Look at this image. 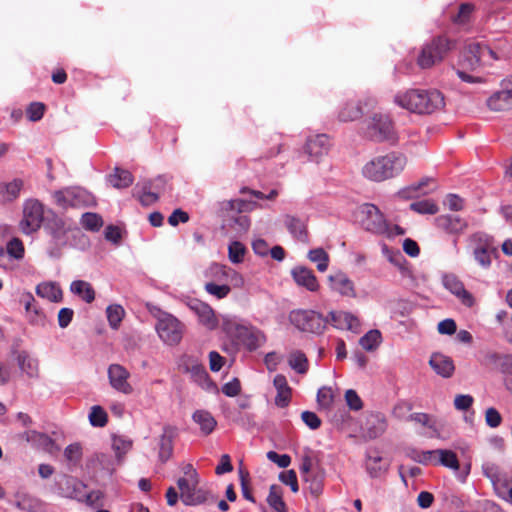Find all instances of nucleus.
I'll use <instances>...</instances> for the list:
<instances>
[{"label": "nucleus", "mask_w": 512, "mask_h": 512, "mask_svg": "<svg viewBox=\"0 0 512 512\" xmlns=\"http://www.w3.org/2000/svg\"><path fill=\"white\" fill-rule=\"evenodd\" d=\"M43 231L48 237L46 253L52 259H60L66 247L75 246L77 240L85 237L74 221L51 209L47 210Z\"/></svg>", "instance_id": "obj_1"}, {"label": "nucleus", "mask_w": 512, "mask_h": 512, "mask_svg": "<svg viewBox=\"0 0 512 512\" xmlns=\"http://www.w3.org/2000/svg\"><path fill=\"white\" fill-rule=\"evenodd\" d=\"M395 102L411 112L431 114L444 107V96L438 90L411 89L395 96Z\"/></svg>", "instance_id": "obj_2"}, {"label": "nucleus", "mask_w": 512, "mask_h": 512, "mask_svg": "<svg viewBox=\"0 0 512 512\" xmlns=\"http://www.w3.org/2000/svg\"><path fill=\"white\" fill-rule=\"evenodd\" d=\"M407 158L403 153L390 152L369 161L363 167V175L375 182H382L398 176L405 168Z\"/></svg>", "instance_id": "obj_3"}, {"label": "nucleus", "mask_w": 512, "mask_h": 512, "mask_svg": "<svg viewBox=\"0 0 512 512\" xmlns=\"http://www.w3.org/2000/svg\"><path fill=\"white\" fill-rule=\"evenodd\" d=\"M221 328L235 346H243L249 351H255L266 341L259 329L240 324L235 318L223 317Z\"/></svg>", "instance_id": "obj_4"}, {"label": "nucleus", "mask_w": 512, "mask_h": 512, "mask_svg": "<svg viewBox=\"0 0 512 512\" xmlns=\"http://www.w3.org/2000/svg\"><path fill=\"white\" fill-rule=\"evenodd\" d=\"M363 136L373 142H397V134L390 117L382 113H373L365 119L362 127Z\"/></svg>", "instance_id": "obj_5"}, {"label": "nucleus", "mask_w": 512, "mask_h": 512, "mask_svg": "<svg viewBox=\"0 0 512 512\" xmlns=\"http://www.w3.org/2000/svg\"><path fill=\"white\" fill-rule=\"evenodd\" d=\"M455 46L456 41L446 36L440 35L433 38L430 43L422 48L417 60L418 65L423 69L432 67L437 62L442 61L446 54L454 49Z\"/></svg>", "instance_id": "obj_6"}, {"label": "nucleus", "mask_w": 512, "mask_h": 512, "mask_svg": "<svg viewBox=\"0 0 512 512\" xmlns=\"http://www.w3.org/2000/svg\"><path fill=\"white\" fill-rule=\"evenodd\" d=\"M289 321L303 332L321 334L328 324L322 314L313 310H293L289 314Z\"/></svg>", "instance_id": "obj_7"}, {"label": "nucleus", "mask_w": 512, "mask_h": 512, "mask_svg": "<svg viewBox=\"0 0 512 512\" xmlns=\"http://www.w3.org/2000/svg\"><path fill=\"white\" fill-rule=\"evenodd\" d=\"M247 203L243 200H231L227 203V215L223 219L222 229L233 231L238 235L246 233L250 227V218L242 214Z\"/></svg>", "instance_id": "obj_8"}, {"label": "nucleus", "mask_w": 512, "mask_h": 512, "mask_svg": "<svg viewBox=\"0 0 512 512\" xmlns=\"http://www.w3.org/2000/svg\"><path fill=\"white\" fill-rule=\"evenodd\" d=\"M56 203L66 209L71 208H85L96 205L95 197L87 190L80 187L67 188L63 191L55 192Z\"/></svg>", "instance_id": "obj_9"}, {"label": "nucleus", "mask_w": 512, "mask_h": 512, "mask_svg": "<svg viewBox=\"0 0 512 512\" xmlns=\"http://www.w3.org/2000/svg\"><path fill=\"white\" fill-rule=\"evenodd\" d=\"M47 216V210L38 200H28L24 204L23 219L20 222V228L23 233L29 235L36 232L40 227H44Z\"/></svg>", "instance_id": "obj_10"}, {"label": "nucleus", "mask_w": 512, "mask_h": 512, "mask_svg": "<svg viewBox=\"0 0 512 512\" xmlns=\"http://www.w3.org/2000/svg\"><path fill=\"white\" fill-rule=\"evenodd\" d=\"M159 337L168 345L178 344L183 337L184 325L173 315L164 313L155 326Z\"/></svg>", "instance_id": "obj_11"}, {"label": "nucleus", "mask_w": 512, "mask_h": 512, "mask_svg": "<svg viewBox=\"0 0 512 512\" xmlns=\"http://www.w3.org/2000/svg\"><path fill=\"white\" fill-rule=\"evenodd\" d=\"M362 213L366 215V218L362 220L365 230L375 234L388 233L389 226L387 221L376 205L371 203L364 204L362 206Z\"/></svg>", "instance_id": "obj_12"}, {"label": "nucleus", "mask_w": 512, "mask_h": 512, "mask_svg": "<svg viewBox=\"0 0 512 512\" xmlns=\"http://www.w3.org/2000/svg\"><path fill=\"white\" fill-rule=\"evenodd\" d=\"M186 305L197 315L198 321L208 330H214L218 326L214 310L207 303L196 298H189Z\"/></svg>", "instance_id": "obj_13"}, {"label": "nucleus", "mask_w": 512, "mask_h": 512, "mask_svg": "<svg viewBox=\"0 0 512 512\" xmlns=\"http://www.w3.org/2000/svg\"><path fill=\"white\" fill-rule=\"evenodd\" d=\"M331 143L328 135L317 134L309 137L304 146V154L308 156L310 161L319 162L321 158L327 155Z\"/></svg>", "instance_id": "obj_14"}, {"label": "nucleus", "mask_w": 512, "mask_h": 512, "mask_svg": "<svg viewBox=\"0 0 512 512\" xmlns=\"http://www.w3.org/2000/svg\"><path fill=\"white\" fill-rule=\"evenodd\" d=\"M443 286L455 295L463 305L472 307L475 303L473 295L467 291L463 282L454 274H444L442 277Z\"/></svg>", "instance_id": "obj_15"}, {"label": "nucleus", "mask_w": 512, "mask_h": 512, "mask_svg": "<svg viewBox=\"0 0 512 512\" xmlns=\"http://www.w3.org/2000/svg\"><path fill=\"white\" fill-rule=\"evenodd\" d=\"M375 100L367 98L364 102L359 100H349L338 112V119L340 122H350L361 118L364 114V106L373 107Z\"/></svg>", "instance_id": "obj_16"}, {"label": "nucleus", "mask_w": 512, "mask_h": 512, "mask_svg": "<svg viewBox=\"0 0 512 512\" xmlns=\"http://www.w3.org/2000/svg\"><path fill=\"white\" fill-rule=\"evenodd\" d=\"M434 223L438 229L454 236L462 234L468 227L465 219L453 214L439 215L434 219Z\"/></svg>", "instance_id": "obj_17"}, {"label": "nucleus", "mask_w": 512, "mask_h": 512, "mask_svg": "<svg viewBox=\"0 0 512 512\" xmlns=\"http://www.w3.org/2000/svg\"><path fill=\"white\" fill-rule=\"evenodd\" d=\"M130 374L126 368L120 364H111L108 368V378L111 386L119 392L130 394L133 391L128 383Z\"/></svg>", "instance_id": "obj_18"}, {"label": "nucleus", "mask_w": 512, "mask_h": 512, "mask_svg": "<svg viewBox=\"0 0 512 512\" xmlns=\"http://www.w3.org/2000/svg\"><path fill=\"white\" fill-rule=\"evenodd\" d=\"M177 428L171 425L163 427L159 438L158 458L161 463H166L173 455L174 440L177 437Z\"/></svg>", "instance_id": "obj_19"}, {"label": "nucleus", "mask_w": 512, "mask_h": 512, "mask_svg": "<svg viewBox=\"0 0 512 512\" xmlns=\"http://www.w3.org/2000/svg\"><path fill=\"white\" fill-rule=\"evenodd\" d=\"M387 428V421L384 414L376 412L370 413L365 420L362 428L363 436L368 440H373L380 437Z\"/></svg>", "instance_id": "obj_20"}, {"label": "nucleus", "mask_w": 512, "mask_h": 512, "mask_svg": "<svg viewBox=\"0 0 512 512\" xmlns=\"http://www.w3.org/2000/svg\"><path fill=\"white\" fill-rule=\"evenodd\" d=\"M482 64L481 43H470L460 54L458 66L466 70H475Z\"/></svg>", "instance_id": "obj_21"}, {"label": "nucleus", "mask_w": 512, "mask_h": 512, "mask_svg": "<svg viewBox=\"0 0 512 512\" xmlns=\"http://www.w3.org/2000/svg\"><path fill=\"white\" fill-rule=\"evenodd\" d=\"M325 319H328V323L333 327L341 330H350L357 333L360 327L359 319L350 312L330 311Z\"/></svg>", "instance_id": "obj_22"}, {"label": "nucleus", "mask_w": 512, "mask_h": 512, "mask_svg": "<svg viewBox=\"0 0 512 512\" xmlns=\"http://www.w3.org/2000/svg\"><path fill=\"white\" fill-rule=\"evenodd\" d=\"M365 457V467L370 477L378 478L388 471L390 461L381 457L376 449L367 450Z\"/></svg>", "instance_id": "obj_23"}, {"label": "nucleus", "mask_w": 512, "mask_h": 512, "mask_svg": "<svg viewBox=\"0 0 512 512\" xmlns=\"http://www.w3.org/2000/svg\"><path fill=\"white\" fill-rule=\"evenodd\" d=\"M429 365L437 375L443 378H451L455 371L452 358L440 352L431 355Z\"/></svg>", "instance_id": "obj_24"}, {"label": "nucleus", "mask_w": 512, "mask_h": 512, "mask_svg": "<svg viewBox=\"0 0 512 512\" xmlns=\"http://www.w3.org/2000/svg\"><path fill=\"white\" fill-rule=\"evenodd\" d=\"M284 225L296 240L303 243L309 242L307 226L304 220L297 216L286 214L284 215Z\"/></svg>", "instance_id": "obj_25"}, {"label": "nucleus", "mask_w": 512, "mask_h": 512, "mask_svg": "<svg viewBox=\"0 0 512 512\" xmlns=\"http://www.w3.org/2000/svg\"><path fill=\"white\" fill-rule=\"evenodd\" d=\"M291 275L297 285L305 287L309 291H316L319 287L313 271L304 266H296L292 269Z\"/></svg>", "instance_id": "obj_26"}, {"label": "nucleus", "mask_w": 512, "mask_h": 512, "mask_svg": "<svg viewBox=\"0 0 512 512\" xmlns=\"http://www.w3.org/2000/svg\"><path fill=\"white\" fill-rule=\"evenodd\" d=\"M328 280L330 282V287L334 291H337L343 296L355 297L354 284L345 273L338 271L331 274L328 277Z\"/></svg>", "instance_id": "obj_27"}, {"label": "nucleus", "mask_w": 512, "mask_h": 512, "mask_svg": "<svg viewBox=\"0 0 512 512\" xmlns=\"http://www.w3.org/2000/svg\"><path fill=\"white\" fill-rule=\"evenodd\" d=\"M25 310L28 313L29 322L35 326L44 327L46 324V316L35 305V299L31 293H26L21 297Z\"/></svg>", "instance_id": "obj_28"}, {"label": "nucleus", "mask_w": 512, "mask_h": 512, "mask_svg": "<svg viewBox=\"0 0 512 512\" xmlns=\"http://www.w3.org/2000/svg\"><path fill=\"white\" fill-rule=\"evenodd\" d=\"M512 99V88L506 87L498 92H495L487 100L488 107L493 111H504L509 109V101Z\"/></svg>", "instance_id": "obj_29"}, {"label": "nucleus", "mask_w": 512, "mask_h": 512, "mask_svg": "<svg viewBox=\"0 0 512 512\" xmlns=\"http://www.w3.org/2000/svg\"><path fill=\"white\" fill-rule=\"evenodd\" d=\"M137 198L143 206H150L159 200V194L154 192L153 180L145 179L142 182L137 183L135 189H139Z\"/></svg>", "instance_id": "obj_30"}, {"label": "nucleus", "mask_w": 512, "mask_h": 512, "mask_svg": "<svg viewBox=\"0 0 512 512\" xmlns=\"http://www.w3.org/2000/svg\"><path fill=\"white\" fill-rule=\"evenodd\" d=\"M23 187L21 179H14L9 183H0V203L5 204L14 201Z\"/></svg>", "instance_id": "obj_31"}, {"label": "nucleus", "mask_w": 512, "mask_h": 512, "mask_svg": "<svg viewBox=\"0 0 512 512\" xmlns=\"http://www.w3.org/2000/svg\"><path fill=\"white\" fill-rule=\"evenodd\" d=\"M107 180L114 188L123 189L133 183L134 177L130 171L115 167L113 173L108 175Z\"/></svg>", "instance_id": "obj_32"}, {"label": "nucleus", "mask_w": 512, "mask_h": 512, "mask_svg": "<svg viewBox=\"0 0 512 512\" xmlns=\"http://www.w3.org/2000/svg\"><path fill=\"white\" fill-rule=\"evenodd\" d=\"M36 294L45 298L51 302H60L62 301V290L61 288L53 282H43L36 286Z\"/></svg>", "instance_id": "obj_33"}, {"label": "nucleus", "mask_w": 512, "mask_h": 512, "mask_svg": "<svg viewBox=\"0 0 512 512\" xmlns=\"http://www.w3.org/2000/svg\"><path fill=\"white\" fill-rule=\"evenodd\" d=\"M184 504L189 506H196L206 502H215L216 496L211 494L210 492L198 488V486H194V489L191 490L189 494L184 495Z\"/></svg>", "instance_id": "obj_34"}, {"label": "nucleus", "mask_w": 512, "mask_h": 512, "mask_svg": "<svg viewBox=\"0 0 512 512\" xmlns=\"http://www.w3.org/2000/svg\"><path fill=\"white\" fill-rule=\"evenodd\" d=\"M192 419L200 426L204 435H209L215 429L217 422L212 414L206 410H197L193 413Z\"/></svg>", "instance_id": "obj_35"}, {"label": "nucleus", "mask_w": 512, "mask_h": 512, "mask_svg": "<svg viewBox=\"0 0 512 512\" xmlns=\"http://www.w3.org/2000/svg\"><path fill=\"white\" fill-rule=\"evenodd\" d=\"M70 291L81 297L86 303H91L95 299V290L89 282L84 280H75L70 285Z\"/></svg>", "instance_id": "obj_36"}, {"label": "nucleus", "mask_w": 512, "mask_h": 512, "mask_svg": "<svg viewBox=\"0 0 512 512\" xmlns=\"http://www.w3.org/2000/svg\"><path fill=\"white\" fill-rule=\"evenodd\" d=\"M266 500L268 505L276 512H288L287 505L282 497V488L279 485L273 484L270 486Z\"/></svg>", "instance_id": "obj_37"}, {"label": "nucleus", "mask_w": 512, "mask_h": 512, "mask_svg": "<svg viewBox=\"0 0 512 512\" xmlns=\"http://www.w3.org/2000/svg\"><path fill=\"white\" fill-rule=\"evenodd\" d=\"M210 271L214 276L221 274L225 278H231V281L233 282L234 286H236V287H240L244 283L243 277L238 272H236L234 269L229 268L225 265L213 263L210 266Z\"/></svg>", "instance_id": "obj_38"}, {"label": "nucleus", "mask_w": 512, "mask_h": 512, "mask_svg": "<svg viewBox=\"0 0 512 512\" xmlns=\"http://www.w3.org/2000/svg\"><path fill=\"white\" fill-rule=\"evenodd\" d=\"M132 448V440L124 436H113L112 438V449L116 454V464L121 465L123 463L124 455Z\"/></svg>", "instance_id": "obj_39"}, {"label": "nucleus", "mask_w": 512, "mask_h": 512, "mask_svg": "<svg viewBox=\"0 0 512 512\" xmlns=\"http://www.w3.org/2000/svg\"><path fill=\"white\" fill-rule=\"evenodd\" d=\"M470 242L474 244V248H485L491 250L494 255H498V249L494 246L493 238L484 232H476L470 236Z\"/></svg>", "instance_id": "obj_40"}, {"label": "nucleus", "mask_w": 512, "mask_h": 512, "mask_svg": "<svg viewBox=\"0 0 512 512\" xmlns=\"http://www.w3.org/2000/svg\"><path fill=\"white\" fill-rule=\"evenodd\" d=\"M17 362L20 370L29 377H34L37 374V363L35 360L30 358L26 351L18 353Z\"/></svg>", "instance_id": "obj_41"}, {"label": "nucleus", "mask_w": 512, "mask_h": 512, "mask_svg": "<svg viewBox=\"0 0 512 512\" xmlns=\"http://www.w3.org/2000/svg\"><path fill=\"white\" fill-rule=\"evenodd\" d=\"M409 208L421 215H435L439 211L438 205L430 199L412 202Z\"/></svg>", "instance_id": "obj_42"}, {"label": "nucleus", "mask_w": 512, "mask_h": 512, "mask_svg": "<svg viewBox=\"0 0 512 512\" xmlns=\"http://www.w3.org/2000/svg\"><path fill=\"white\" fill-rule=\"evenodd\" d=\"M80 223L88 231L98 232L103 226V219L97 213L86 212L82 214Z\"/></svg>", "instance_id": "obj_43"}, {"label": "nucleus", "mask_w": 512, "mask_h": 512, "mask_svg": "<svg viewBox=\"0 0 512 512\" xmlns=\"http://www.w3.org/2000/svg\"><path fill=\"white\" fill-rule=\"evenodd\" d=\"M308 259L317 263V269L320 272L327 270L329 265V255L323 248H315L308 252Z\"/></svg>", "instance_id": "obj_44"}, {"label": "nucleus", "mask_w": 512, "mask_h": 512, "mask_svg": "<svg viewBox=\"0 0 512 512\" xmlns=\"http://www.w3.org/2000/svg\"><path fill=\"white\" fill-rule=\"evenodd\" d=\"M289 365L299 374H305L308 371V359L301 351H294L290 354Z\"/></svg>", "instance_id": "obj_45"}, {"label": "nucleus", "mask_w": 512, "mask_h": 512, "mask_svg": "<svg viewBox=\"0 0 512 512\" xmlns=\"http://www.w3.org/2000/svg\"><path fill=\"white\" fill-rule=\"evenodd\" d=\"M381 338L382 337L379 330H370L360 338L359 344L362 346L363 349L367 351H373L381 343Z\"/></svg>", "instance_id": "obj_46"}, {"label": "nucleus", "mask_w": 512, "mask_h": 512, "mask_svg": "<svg viewBox=\"0 0 512 512\" xmlns=\"http://www.w3.org/2000/svg\"><path fill=\"white\" fill-rule=\"evenodd\" d=\"M107 319L112 329H118L125 311L121 305L113 304L106 308Z\"/></svg>", "instance_id": "obj_47"}, {"label": "nucleus", "mask_w": 512, "mask_h": 512, "mask_svg": "<svg viewBox=\"0 0 512 512\" xmlns=\"http://www.w3.org/2000/svg\"><path fill=\"white\" fill-rule=\"evenodd\" d=\"M435 453H438L440 456L439 460L437 461L438 464L453 470L459 469V461L455 452L452 450L438 449L435 450Z\"/></svg>", "instance_id": "obj_48"}, {"label": "nucleus", "mask_w": 512, "mask_h": 512, "mask_svg": "<svg viewBox=\"0 0 512 512\" xmlns=\"http://www.w3.org/2000/svg\"><path fill=\"white\" fill-rule=\"evenodd\" d=\"M483 474L490 479L493 486L495 487L499 496H501L500 490L498 488V484L501 481L500 470L499 467L491 462H486L482 465Z\"/></svg>", "instance_id": "obj_49"}, {"label": "nucleus", "mask_w": 512, "mask_h": 512, "mask_svg": "<svg viewBox=\"0 0 512 512\" xmlns=\"http://www.w3.org/2000/svg\"><path fill=\"white\" fill-rule=\"evenodd\" d=\"M245 252V246L239 241H233L228 246V258L234 264H238L243 261Z\"/></svg>", "instance_id": "obj_50"}, {"label": "nucleus", "mask_w": 512, "mask_h": 512, "mask_svg": "<svg viewBox=\"0 0 512 512\" xmlns=\"http://www.w3.org/2000/svg\"><path fill=\"white\" fill-rule=\"evenodd\" d=\"M90 424L94 427H104L108 421V415L101 406H93L89 414Z\"/></svg>", "instance_id": "obj_51"}, {"label": "nucleus", "mask_w": 512, "mask_h": 512, "mask_svg": "<svg viewBox=\"0 0 512 512\" xmlns=\"http://www.w3.org/2000/svg\"><path fill=\"white\" fill-rule=\"evenodd\" d=\"M29 443H31L35 447H41L43 449H48L54 444L53 439L45 433L37 432L35 430H30V439Z\"/></svg>", "instance_id": "obj_52"}, {"label": "nucleus", "mask_w": 512, "mask_h": 512, "mask_svg": "<svg viewBox=\"0 0 512 512\" xmlns=\"http://www.w3.org/2000/svg\"><path fill=\"white\" fill-rule=\"evenodd\" d=\"M505 355L506 354H500L497 352H487L483 356L482 364L487 367L497 369L502 373V364L504 362Z\"/></svg>", "instance_id": "obj_53"}, {"label": "nucleus", "mask_w": 512, "mask_h": 512, "mask_svg": "<svg viewBox=\"0 0 512 512\" xmlns=\"http://www.w3.org/2000/svg\"><path fill=\"white\" fill-rule=\"evenodd\" d=\"M239 478H240L242 496L246 500H248L252 503H255L256 500L252 494V489L250 487V482H249V472L240 468L239 469Z\"/></svg>", "instance_id": "obj_54"}, {"label": "nucleus", "mask_w": 512, "mask_h": 512, "mask_svg": "<svg viewBox=\"0 0 512 512\" xmlns=\"http://www.w3.org/2000/svg\"><path fill=\"white\" fill-rule=\"evenodd\" d=\"M492 255L494 252L491 250H485V248H474L473 256L475 261L483 268L487 269L491 266L492 263Z\"/></svg>", "instance_id": "obj_55"}, {"label": "nucleus", "mask_w": 512, "mask_h": 512, "mask_svg": "<svg viewBox=\"0 0 512 512\" xmlns=\"http://www.w3.org/2000/svg\"><path fill=\"white\" fill-rule=\"evenodd\" d=\"M435 453V450L433 451H419L415 448H409L406 451L407 457L412 459L415 462H418L420 464H428L432 460V455Z\"/></svg>", "instance_id": "obj_56"}, {"label": "nucleus", "mask_w": 512, "mask_h": 512, "mask_svg": "<svg viewBox=\"0 0 512 512\" xmlns=\"http://www.w3.org/2000/svg\"><path fill=\"white\" fill-rule=\"evenodd\" d=\"M64 457L73 465L80 463L82 458V448L79 443L68 445L64 450Z\"/></svg>", "instance_id": "obj_57"}, {"label": "nucleus", "mask_w": 512, "mask_h": 512, "mask_svg": "<svg viewBox=\"0 0 512 512\" xmlns=\"http://www.w3.org/2000/svg\"><path fill=\"white\" fill-rule=\"evenodd\" d=\"M475 6L471 3H462L459 6L458 13L452 17L454 23L457 24H465L469 21L472 12L474 11Z\"/></svg>", "instance_id": "obj_58"}, {"label": "nucleus", "mask_w": 512, "mask_h": 512, "mask_svg": "<svg viewBox=\"0 0 512 512\" xmlns=\"http://www.w3.org/2000/svg\"><path fill=\"white\" fill-rule=\"evenodd\" d=\"M205 290L215 296L217 299L225 298L231 291L230 286L228 285H218L214 282H208L205 284Z\"/></svg>", "instance_id": "obj_59"}, {"label": "nucleus", "mask_w": 512, "mask_h": 512, "mask_svg": "<svg viewBox=\"0 0 512 512\" xmlns=\"http://www.w3.org/2000/svg\"><path fill=\"white\" fill-rule=\"evenodd\" d=\"M45 108L41 102H32L26 110V115L30 121L37 122L42 119Z\"/></svg>", "instance_id": "obj_60"}, {"label": "nucleus", "mask_w": 512, "mask_h": 512, "mask_svg": "<svg viewBox=\"0 0 512 512\" xmlns=\"http://www.w3.org/2000/svg\"><path fill=\"white\" fill-rule=\"evenodd\" d=\"M199 479H194L190 477H181L177 481L178 488L181 491L180 498L182 502H184V495L189 494L191 490L194 489V486H198Z\"/></svg>", "instance_id": "obj_61"}, {"label": "nucleus", "mask_w": 512, "mask_h": 512, "mask_svg": "<svg viewBox=\"0 0 512 512\" xmlns=\"http://www.w3.org/2000/svg\"><path fill=\"white\" fill-rule=\"evenodd\" d=\"M7 253L17 260L22 259L24 256V246L22 241L18 238L11 239L7 243Z\"/></svg>", "instance_id": "obj_62"}, {"label": "nucleus", "mask_w": 512, "mask_h": 512, "mask_svg": "<svg viewBox=\"0 0 512 512\" xmlns=\"http://www.w3.org/2000/svg\"><path fill=\"white\" fill-rule=\"evenodd\" d=\"M345 401L349 409L353 411H359L363 408V401L353 389H348L345 392Z\"/></svg>", "instance_id": "obj_63"}, {"label": "nucleus", "mask_w": 512, "mask_h": 512, "mask_svg": "<svg viewBox=\"0 0 512 512\" xmlns=\"http://www.w3.org/2000/svg\"><path fill=\"white\" fill-rule=\"evenodd\" d=\"M333 394L331 388L329 387H321L317 392V403L322 408H329L333 403Z\"/></svg>", "instance_id": "obj_64"}]
</instances>
